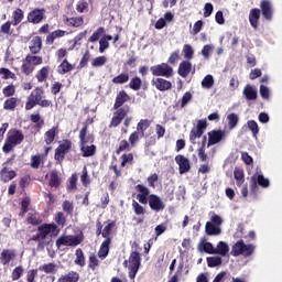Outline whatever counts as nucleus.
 <instances>
[{
    "label": "nucleus",
    "mask_w": 282,
    "mask_h": 282,
    "mask_svg": "<svg viewBox=\"0 0 282 282\" xmlns=\"http://www.w3.org/2000/svg\"><path fill=\"white\" fill-rule=\"evenodd\" d=\"M149 127H151V121L148 119L140 120L137 126V131L140 132V138H144V131H147Z\"/></svg>",
    "instance_id": "obj_35"
},
{
    "label": "nucleus",
    "mask_w": 282,
    "mask_h": 282,
    "mask_svg": "<svg viewBox=\"0 0 282 282\" xmlns=\"http://www.w3.org/2000/svg\"><path fill=\"white\" fill-rule=\"evenodd\" d=\"M14 177H17V172L11 167L4 166L0 171V180L4 184H8V182H11V180H14Z\"/></svg>",
    "instance_id": "obj_18"
},
{
    "label": "nucleus",
    "mask_w": 282,
    "mask_h": 282,
    "mask_svg": "<svg viewBox=\"0 0 282 282\" xmlns=\"http://www.w3.org/2000/svg\"><path fill=\"white\" fill-rule=\"evenodd\" d=\"M214 48L215 46H213V44H206L202 50V56L208 61V58H210V54H213Z\"/></svg>",
    "instance_id": "obj_56"
},
{
    "label": "nucleus",
    "mask_w": 282,
    "mask_h": 282,
    "mask_svg": "<svg viewBox=\"0 0 282 282\" xmlns=\"http://www.w3.org/2000/svg\"><path fill=\"white\" fill-rule=\"evenodd\" d=\"M42 47H43V41L41 40V36H35L32 39L29 50L31 54H39Z\"/></svg>",
    "instance_id": "obj_25"
},
{
    "label": "nucleus",
    "mask_w": 282,
    "mask_h": 282,
    "mask_svg": "<svg viewBox=\"0 0 282 282\" xmlns=\"http://www.w3.org/2000/svg\"><path fill=\"white\" fill-rule=\"evenodd\" d=\"M112 83L115 85H124V83H129V74L121 73L112 79Z\"/></svg>",
    "instance_id": "obj_46"
},
{
    "label": "nucleus",
    "mask_w": 282,
    "mask_h": 282,
    "mask_svg": "<svg viewBox=\"0 0 282 282\" xmlns=\"http://www.w3.org/2000/svg\"><path fill=\"white\" fill-rule=\"evenodd\" d=\"M17 259V250L13 249H4L0 254V262L2 265H8L10 261H14Z\"/></svg>",
    "instance_id": "obj_17"
},
{
    "label": "nucleus",
    "mask_w": 282,
    "mask_h": 282,
    "mask_svg": "<svg viewBox=\"0 0 282 282\" xmlns=\"http://www.w3.org/2000/svg\"><path fill=\"white\" fill-rule=\"evenodd\" d=\"M153 76H162L163 78H171L173 76V67L167 63L154 65L150 68Z\"/></svg>",
    "instance_id": "obj_7"
},
{
    "label": "nucleus",
    "mask_w": 282,
    "mask_h": 282,
    "mask_svg": "<svg viewBox=\"0 0 282 282\" xmlns=\"http://www.w3.org/2000/svg\"><path fill=\"white\" fill-rule=\"evenodd\" d=\"M129 87L130 89H133V91H140V89L142 88V79L140 77L131 78Z\"/></svg>",
    "instance_id": "obj_41"
},
{
    "label": "nucleus",
    "mask_w": 282,
    "mask_h": 282,
    "mask_svg": "<svg viewBox=\"0 0 282 282\" xmlns=\"http://www.w3.org/2000/svg\"><path fill=\"white\" fill-rule=\"evenodd\" d=\"M198 252H206L207 254H215V246H213L206 238H202L197 245Z\"/></svg>",
    "instance_id": "obj_20"
},
{
    "label": "nucleus",
    "mask_w": 282,
    "mask_h": 282,
    "mask_svg": "<svg viewBox=\"0 0 282 282\" xmlns=\"http://www.w3.org/2000/svg\"><path fill=\"white\" fill-rule=\"evenodd\" d=\"M24 135L23 132L19 130H10L7 134V140L2 147L3 153H10L14 147L23 142Z\"/></svg>",
    "instance_id": "obj_3"
},
{
    "label": "nucleus",
    "mask_w": 282,
    "mask_h": 282,
    "mask_svg": "<svg viewBox=\"0 0 282 282\" xmlns=\"http://www.w3.org/2000/svg\"><path fill=\"white\" fill-rule=\"evenodd\" d=\"M41 166V154L31 158V169H39Z\"/></svg>",
    "instance_id": "obj_63"
},
{
    "label": "nucleus",
    "mask_w": 282,
    "mask_h": 282,
    "mask_svg": "<svg viewBox=\"0 0 282 282\" xmlns=\"http://www.w3.org/2000/svg\"><path fill=\"white\" fill-rule=\"evenodd\" d=\"M83 239L78 236H62L56 240L57 248L61 246H80Z\"/></svg>",
    "instance_id": "obj_9"
},
{
    "label": "nucleus",
    "mask_w": 282,
    "mask_h": 282,
    "mask_svg": "<svg viewBox=\"0 0 282 282\" xmlns=\"http://www.w3.org/2000/svg\"><path fill=\"white\" fill-rule=\"evenodd\" d=\"M70 149H72V142L64 141L55 150V160H57V162H63V160H65V155H67V153H69Z\"/></svg>",
    "instance_id": "obj_12"
},
{
    "label": "nucleus",
    "mask_w": 282,
    "mask_h": 282,
    "mask_svg": "<svg viewBox=\"0 0 282 282\" xmlns=\"http://www.w3.org/2000/svg\"><path fill=\"white\" fill-rule=\"evenodd\" d=\"M107 63V58L105 56L96 57L91 61L93 67H102Z\"/></svg>",
    "instance_id": "obj_59"
},
{
    "label": "nucleus",
    "mask_w": 282,
    "mask_h": 282,
    "mask_svg": "<svg viewBox=\"0 0 282 282\" xmlns=\"http://www.w3.org/2000/svg\"><path fill=\"white\" fill-rule=\"evenodd\" d=\"M213 85H215V78H213V75H206L202 80L203 89H213Z\"/></svg>",
    "instance_id": "obj_43"
},
{
    "label": "nucleus",
    "mask_w": 282,
    "mask_h": 282,
    "mask_svg": "<svg viewBox=\"0 0 282 282\" xmlns=\"http://www.w3.org/2000/svg\"><path fill=\"white\" fill-rule=\"evenodd\" d=\"M80 279V274L76 271H70L68 273L62 274L57 282H78Z\"/></svg>",
    "instance_id": "obj_24"
},
{
    "label": "nucleus",
    "mask_w": 282,
    "mask_h": 282,
    "mask_svg": "<svg viewBox=\"0 0 282 282\" xmlns=\"http://www.w3.org/2000/svg\"><path fill=\"white\" fill-rule=\"evenodd\" d=\"M48 184L52 188H58V186H61V177L58 176L57 171H52L51 172Z\"/></svg>",
    "instance_id": "obj_32"
},
{
    "label": "nucleus",
    "mask_w": 282,
    "mask_h": 282,
    "mask_svg": "<svg viewBox=\"0 0 282 282\" xmlns=\"http://www.w3.org/2000/svg\"><path fill=\"white\" fill-rule=\"evenodd\" d=\"M102 34H105V28H98L89 37V43H96L100 40V36H102Z\"/></svg>",
    "instance_id": "obj_52"
},
{
    "label": "nucleus",
    "mask_w": 282,
    "mask_h": 282,
    "mask_svg": "<svg viewBox=\"0 0 282 282\" xmlns=\"http://www.w3.org/2000/svg\"><path fill=\"white\" fill-rule=\"evenodd\" d=\"M198 158L200 162L208 160V154L206 153V135L203 137L202 147L198 149Z\"/></svg>",
    "instance_id": "obj_36"
},
{
    "label": "nucleus",
    "mask_w": 282,
    "mask_h": 282,
    "mask_svg": "<svg viewBox=\"0 0 282 282\" xmlns=\"http://www.w3.org/2000/svg\"><path fill=\"white\" fill-rule=\"evenodd\" d=\"M137 189L139 191L137 199L140 202V204H149V194L151 192L148 189V187L139 184L137 185Z\"/></svg>",
    "instance_id": "obj_22"
},
{
    "label": "nucleus",
    "mask_w": 282,
    "mask_h": 282,
    "mask_svg": "<svg viewBox=\"0 0 282 282\" xmlns=\"http://www.w3.org/2000/svg\"><path fill=\"white\" fill-rule=\"evenodd\" d=\"M18 102H19V99L11 97L4 101L3 109H6L7 111H12V110L17 109Z\"/></svg>",
    "instance_id": "obj_39"
},
{
    "label": "nucleus",
    "mask_w": 282,
    "mask_h": 282,
    "mask_svg": "<svg viewBox=\"0 0 282 282\" xmlns=\"http://www.w3.org/2000/svg\"><path fill=\"white\" fill-rule=\"evenodd\" d=\"M40 272H45L46 274H54L56 272V263H47L39 267Z\"/></svg>",
    "instance_id": "obj_42"
},
{
    "label": "nucleus",
    "mask_w": 282,
    "mask_h": 282,
    "mask_svg": "<svg viewBox=\"0 0 282 282\" xmlns=\"http://www.w3.org/2000/svg\"><path fill=\"white\" fill-rule=\"evenodd\" d=\"M229 129L232 130L239 124V116L237 113H229L227 116Z\"/></svg>",
    "instance_id": "obj_40"
},
{
    "label": "nucleus",
    "mask_w": 282,
    "mask_h": 282,
    "mask_svg": "<svg viewBox=\"0 0 282 282\" xmlns=\"http://www.w3.org/2000/svg\"><path fill=\"white\" fill-rule=\"evenodd\" d=\"M39 105L40 107H52V100L45 99V90L43 88H35L28 97L25 109H34Z\"/></svg>",
    "instance_id": "obj_1"
},
{
    "label": "nucleus",
    "mask_w": 282,
    "mask_h": 282,
    "mask_svg": "<svg viewBox=\"0 0 282 282\" xmlns=\"http://www.w3.org/2000/svg\"><path fill=\"white\" fill-rule=\"evenodd\" d=\"M208 268H219L221 265V257L215 256L207 258Z\"/></svg>",
    "instance_id": "obj_47"
},
{
    "label": "nucleus",
    "mask_w": 282,
    "mask_h": 282,
    "mask_svg": "<svg viewBox=\"0 0 282 282\" xmlns=\"http://www.w3.org/2000/svg\"><path fill=\"white\" fill-rule=\"evenodd\" d=\"M242 94L247 100H257V88L252 87L251 85H247Z\"/></svg>",
    "instance_id": "obj_30"
},
{
    "label": "nucleus",
    "mask_w": 282,
    "mask_h": 282,
    "mask_svg": "<svg viewBox=\"0 0 282 282\" xmlns=\"http://www.w3.org/2000/svg\"><path fill=\"white\" fill-rule=\"evenodd\" d=\"M72 69H74V66H72L67 59H64L57 67L58 74H67L68 72H72Z\"/></svg>",
    "instance_id": "obj_38"
},
{
    "label": "nucleus",
    "mask_w": 282,
    "mask_h": 282,
    "mask_svg": "<svg viewBox=\"0 0 282 282\" xmlns=\"http://www.w3.org/2000/svg\"><path fill=\"white\" fill-rule=\"evenodd\" d=\"M113 226H116V223H109L102 230L101 235L104 239H109V235H111V230H113Z\"/></svg>",
    "instance_id": "obj_60"
},
{
    "label": "nucleus",
    "mask_w": 282,
    "mask_h": 282,
    "mask_svg": "<svg viewBox=\"0 0 282 282\" xmlns=\"http://www.w3.org/2000/svg\"><path fill=\"white\" fill-rule=\"evenodd\" d=\"M76 265H85V254L83 253V249H77L76 250V259H75Z\"/></svg>",
    "instance_id": "obj_55"
},
{
    "label": "nucleus",
    "mask_w": 282,
    "mask_h": 282,
    "mask_svg": "<svg viewBox=\"0 0 282 282\" xmlns=\"http://www.w3.org/2000/svg\"><path fill=\"white\" fill-rule=\"evenodd\" d=\"M234 177L236 180L237 186H241V184L245 182L243 170L236 167L234 171Z\"/></svg>",
    "instance_id": "obj_44"
},
{
    "label": "nucleus",
    "mask_w": 282,
    "mask_h": 282,
    "mask_svg": "<svg viewBox=\"0 0 282 282\" xmlns=\"http://www.w3.org/2000/svg\"><path fill=\"white\" fill-rule=\"evenodd\" d=\"M58 227L55 224L39 227V234L32 237L33 241H43L47 237H58Z\"/></svg>",
    "instance_id": "obj_5"
},
{
    "label": "nucleus",
    "mask_w": 282,
    "mask_h": 282,
    "mask_svg": "<svg viewBox=\"0 0 282 282\" xmlns=\"http://www.w3.org/2000/svg\"><path fill=\"white\" fill-rule=\"evenodd\" d=\"M124 265L129 270L130 279L132 280L135 279V274H138V271L140 270V265H141L140 253H138L137 251H133L130 254L129 260L124 261Z\"/></svg>",
    "instance_id": "obj_6"
},
{
    "label": "nucleus",
    "mask_w": 282,
    "mask_h": 282,
    "mask_svg": "<svg viewBox=\"0 0 282 282\" xmlns=\"http://www.w3.org/2000/svg\"><path fill=\"white\" fill-rule=\"evenodd\" d=\"M209 139L207 147H213V144H218V142L223 141L226 138V131L223 130H213L208 132Z\"/></svg>",
    "instance_id": "obj_16"
},
{
    "label": "nucleus",
    "mask_w": 282,
    "mask_h": 282,
    "mask_svg": "<svg viewBox=\"0 0 282 282\" xmlns=\"http://www.w3.org/2000/svg\"><path fill=\"white\" fill-rule=\"evenodd\" d=\"M257 184L263 188L270 186V181L265 178L262 174L251 176V188H257Z\"/></svg>",
    "instance_id": "obj_21"
},
{
    "label": "nucleus",
    "mask_w": 282,
    "mask_h": 282,
    "mask_svg": "<svg viewBox=\"0 0 282 282\" xmlns=\"http://www.w3.org/2000/svg\"><path fill=\"white\" fill-rule=\"evenodd\" d=\"M177 61H180V50L174 51L170 55L167 63H170V65H175V63H177Z\"/></svg>",
    "instance_id": "obj_61"
},
{
    "label": "nucleus",
    "mask_w": 282,
    "mask_h": 282,
    "mask_svg": "<svg viewBox=\"0 0 282 282\" xmlns=\"http://www.w3.org/2000/svg\"><path fill=\"white\" fill-rule=\"evenodd\" d=\"M48 76H50V66L42 67L36 74V78L39 83H45Z\"/></svg>",
    "instance_id": "obj_33"
},
{
    "label": "nucleus",
    "mask_w": 282,
    "mask_h": 282,
    "mask_svg": "<svg viewBox=\"0 0 282 282\" xmlns=\"http://www.w3.org/2000/svg\"><path fill=\"white\" fill-rule=\"evenodd\" d=\"M21 69H22V73L25 74V76H30V74H32V72H34V66L25 57L22 62Z\"/></svg>",
    "instance_id": "obj_37"
},
{
    "label": "nucleus",
    "mask_w": 282,
    "mask_h": 282,
    "mask_svg": "<svg viewBox=\"0 0 282 282\" xmlns=\"http://www.w3.org/2000/svg\"><path fill=\"white\" fill-rule=\"evenodd\" d=\"M127 113H129V106L117 109V111L113 112L110 127H118L120 122L127 118Z\"/></svg>",
    "instance_id": "obj_10"
},
{
    "label": "nucleus",
    "mask_w": 282,
    "mask_h": 282,
    "mask_svg": "<svg viewBox=\"0 0 282 282\" xmlns=\"http://www.w3.org/2000/svg\"><path fill=\"white\" fill-rule=\"evenodd\" d=\"M254 245H246L243 240H238L232 247L231 257H252L254 253Z\"/></svg>",
    "instance_id": "obj_4"
},
{
    "label": "nucleus",
    "mask_w": 282,
    "mask_h": 282,
    "mask_svg": "<svg viewBox=\"0 0 282 282\" xmlns=\"http://www.w3.org/2000/svg\"><path fill=\"white\" fill-rule=\"evenodd\" d=\"M260 8L262 10V17L267 20V21H272V3L268 0H262L260 2Z\"/></svg>",
    "instance_id": "obj_19"
},
{
    "label": "nucleus",
    "mask_w": 282,
    "mask_h": 282,
    "mask_svg": "<svg viewBox=\"0 0 282 282\" xmlns=\"http://www.w3.org/2000/svg\"><path fill=\"white\" fill-rule=\"evenodd\" d=\"M175 162L178 165V172L181 175L191 171V161L186 156L178 154L175 156Z\"/></svg>",
    "instance_id": "obj_13"
},
{
    "label": "nucleus",
    "mask_w": 282,
    "mask_h": 282,
    "mask_svg": "<svg viewBox=\"0 0 282 282\" xmlns=\"http://www.w3.org/2000/svg\"><path fill=\"white\" fill-rule=\"evenodd\" d=\"M23 267H17L11 274L12 281H19L20 276H23Z\"/></svg>",
    "instance_id": "obj_57"
},
{
    "label": "nucleus",
    "mask_w": 282,
    "mask_h": 282,
    "mask_svg": "<svg viewBox=\"0 0 282 282\" xmlns=\"http://www.w3.org/2000/svg\"><path fill=\"white\" fill-rule=\"evenodd\" d=\"M56 133H58L57 127H53L50 130H47L44 134V142L46 144H52V142H54V138H56Z\"/></svg>",
    "instance_id": "obj_31"
},
{
    "label": "nucleus",
    "mask_w": 282,
    "mask_h": 282,
    "mask_svg": "<svg viewBox=\"0 0 282 282\" xmlns=\"http://www.w3.org/2000/svg\"><path fill=\"white\" fill-rule=\"evenodd\" d=\"M128 100H129V95L127 94V91L124 90L119 91V94L116 97L113 109H120V107H122V105H124V102H127Z\"/></svg>",
    "instance_id": "obj_28"
},
{
    "label": "nucleus",
    "mask_w": 282,
    "mask_h": 282,
    "mask_svg": "<svg viewBox=\"0 0 282 282\" xmlns=\"http://www.w3.org/2000/svg\"><path fill=\"white\" fill-rule=\"evenodd\" d=\"M191 69H193V64L188 61H183L178 65V75L182 76V78H186L188 74H191Z\"/></svg>",
    "instance_id": "obj_26"
},
{
    "label": "nucleus",
    "mask_w": 282,
    "mask_h": 282,
    "mask_svg": "<svg viewBox=\"0 0 282 282\" xmlns=\"http://www.w3.org/2000/svg\"><path fill=\"white\" fill-rule=\"evenodd\" d=\"M25 58L31 63L33 67H36L37 65H43V57L36 55V54H28Z\"/></svg>",
    "instance_id": "obj_34"
},
{
    "label": "nucleus",
    "mask_w": 282,
    "mask_h": 282,
    "mask_svg": "<svg viewBox=\"0 0 282 282\" xmlns=\"http://www.w3.org/2000/svg\"><path fill=\"white\" fill-rule=\"evenodd\" d=\"M183 54H184V58H186V61H191L193 58V56L195 55V50H193V46H191V44H185L183 46Z\"/></svg>",
    "instance_id": "obj_45"
},
{
    "label": "nucleus",
    "mask_w": 282,
    "mask_h": 282,
    "mask_svg": "<svg viewBox=\"0 0 282 282\" xmlns=\"http://www.w3.org/2000/svg\"><path fill=\"white\" fill-rule=\"evenodd\" d=\"M45 19V10L44 9H34L28 14L29 23L37 24L41 23Z\"/></svg>",
    "instance_id": "obj_15"
},
{
    "label": "nucleus",
    "mask_w": 282,
    "mask_h": 282,
    "mask_svg": "<svg viewBox=\"0 0 282 282\" xmlns=\"http://www.w3.org/2000/svg\"><path fill=\"white\" fill-rule=\"evenodd\" d=\"M88 8L89 3H87L85 0H80L76 6L77 12H87Z\"/></svg>",
    "instance_id": "obj_62"
},
{
    "label": "nucleus",
    "mask_w": 282,
    "mask_h": 282,
    "mask_svg": "<svg viewBox=\"0 0 282 282\" xmlns=\"http://www.w3.org/2000/svg\"><path fill=\"white\" fill-rule=\"evenodd\" d=\"M111 243V238L106 239L100 246V249L98 251L99 259H107V256L109 254V245Z\"/></svg>",
    "instance_id": "obj_29"
},
{
    "label": "nucleus",
    "mask_w": 282,
    "mask_h": 282,
    "mask_svg": "<svg viewBox=\"0 0 282 282\" xmlns=\"http://www.w3.org/2000/svg\"><path fill=\"white\" fill-rule=\"evenodd\" d=\"M247 127H248L249 131H251L253 138H257V135H259V124L257 123V121L249 120L247 122Z\"/></svg>",
    "instance_id": "obj_49"
},
{
    "label": "nucleus",
    "mask_w": 282,
    "mask_h": 282,
    "mask_svg": "<svg viewBox=\"0 0 282 282\" xmlns=\"http://www.w3.org/2000/svg\"><path fill=\"white\" fill-rule=\"evenodd\" d=\"M148 202L151 210H155V213H160V210H164V208H166V205L164 202H162V198L155 194L150 195L148 197Z\"/></svg>",
    "instance_id": "obj_11"
},
{
    "label": "nucleus",
    "mask_w": 282,
    "mask_h": 282,
    "mask_svg": "<svg viewBox=\"0 0 282 282\" xmlns=\"http://www.w3.org/2000/svg\"><path fill=\"white\" fill-rule=\"evenodd\" d=\"M224 224V218L217 214L210 216L209 221L205 225V232L208 237H219L221 235V225Z\"/></svg>",
    "instance_id": "obj_2"
},
{
    "label": "nucleus",
    "mask_w": 282,
    "mask_h": 282,
    "mask_svg": "<svg viewBox=\"0 0 282 282\" xmlns=\"http://www.w3.org/2000/svg\"><path fill=\"white\" fill-rule=\"evenodd\" d=\"M62 208H63L64 213H67V215H72V213H74V203H72L69 200H65L62 204Z\"/></svg>",
    "instance_id": "obj_58"
},
{
    "label": "nucleus",
    "mask_w": 282,
    "mask_h": 282,
    "mask_svg": "<svg viewBox=\"0 0 282 282\" xmlns=\"http://www.w3.org/2000/svg\"><path fill=\"white\" fill-rule=\"evenodd\" d=\"M87 133V126H85L79 132L80 150L84 158H91L96 153V145L85 144V134Z\"/></svg>",
    "instance_id": "obj_8"
},
{
    "label": "nucleus",
    "mask_w": 282,
    "mask_h": 282,
    "mask_svg": "<svg viewBox=\"0 0 282 282\" xmlns=\"http://www.w3.org/2000/svg\"><path fill=\"white\" fill-rule=\"evenodd\" d=\"M66 24L70 28H80L83 25V17L66 19Z\"/></svg>",
    "instance_id": "obj_51"
},
{
    "label": "nucleus",
    "mask_w": 282,
    "mask_h": 282,
    "mask_svg": "<svg viewBox=\"0 0 282 282\" xmlns=\"http://www.w3.org/2000/svg\"><path fill=\"white\" fill-rule=\"evenodd\" d=\"M80 182L83 186H88L91 184V180L89 178V174L87 172V166H84L82 175H80Z\"/></svg>",
    "instance_id": "obj_54"
},
{
    "label": "nucleus",
    "mask_w": 282,
    "mask_h": 282,
    "mask_svg": "<svg viewBox=\"0 0 282 282\" xmlns=\"http://www.w3.org/2000/svg\"><path fill=\"white\" fill-rule=\"evenodd\" d=\"M152 85L159 91H169L173 87V84L171 82H169L162 77L153 78Z\"/></svg>",
    "instance_id": "obj_14"
},
{
    "label": "nucleus",
    "mask_w": 282,
    "mask_h": 282,
    "mask_svg": "<svg viewBox=\"0 0 282 282\" xmlns=\"http://www.w3.org/2000/svg\"><path fill=\"white\" fill-rule=\"evenodd\" d=\"M230 252V246L226 241H219L215 248L214 254H219V257H227Z\"/></svg>",
    "instance_id": "obj_23"
},
{
    "label": "nucleus",
    "mask_w": 282,
    "mask_h": 282,
    "mask_svg": "<svg viewBox=\"0 0 282 282\" xmlns=\"http://www.w3.org/2000/svg\"><path fill=\"white\" fill-rule=\"evenodd\" d=\"M12 17H13L12 25H19V23L23 21V17H24L23 10L15 9Z\"/></svg>",
    "instance_id": "obj_48"
},
{
    "label": "nucleus",
    "mask_w": 282,
    "mask_h": 282,
    "mask_svg": "<svg viewBox=\"0 0 282 282\" xmlns=\"http://www.w3.org/2000/svg\"><path fill=\"white\" fill-rule=\"evenodd\" d=\"M202 135H204V132L202 130L193 128L189 133V142H192V144H196L195 140H197V138H200Z\"/></svg>",
    "instance_id": "obj_50"
},
{
    "label": "nucleus",
    "mask_w": 282,
    "mask_h": 282,
    "mask_svg": "<svg viewBox=\"0 0 282 282\" xmlns=\"http://www.w3.org/2000/svg\"><path fill=\"white\" fill-rule=\"evenodd\" d=\"M30 206V198L25 197L22 202H21V213L20 215L23 217V215H25V213H28V207Z\"/></svg>",
    "instance_id": "obj_64"
},
{
    "label": "nucleus",
    "mask_w": 282,
    "mask_h": 282,
    "mask_svg": "<svg viewBox=\"0 0 282 282\" xmlns=\"http://www.w3.org/2000/svg\"><path fill=\"white\" fill-rule=\"evenodd\" d=\"M0 76L3 78V80L17 78V75H14V73L8 68H0Z\"/></svg>",
    "instance_id": "obj_53"
},
{
    "label": "nucleus",
    "mask_w": 282,
    "mask_h": 282,
    "mask_svg": "<svg viewBox=\"0 0 282 282\" xmlns=\"http://www.w3.org/2000/svg\"><path fill=\"white\" fill-rule=\"evenodd\" d=\"M259 19H261V10L251 9L249 13V22L250 25L254 28V30H257V28L259 26Z\"/></svg>",
    "instance_id": "obj_27"
}]
</instances>
